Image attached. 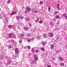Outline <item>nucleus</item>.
Returning a JSON list of instances; mask_svg holds the SVG:
<instances>
[{
  "label": "nucleus",
  "instance_id": "1",
  "mask_svg": "<svg viewBox=\"0 0 67 67\" xmlns=\"http://www.w3.org/2000/svg\"><path fill=\"white\" fill-rule=\"evenodd\" d=\"M23 17L21 16H16V19L17 20H19V19H20V20H22V19H23Z\"/></svg>",
  "mask_w": 67,
  "mask_h": 67
},
{
  "label": "nucleus",
  "instance_id": "2",
  "mask_svg": "<svg viewBox=\"0 0 67 67\" xmlns=\"http://www.w3.org/2000/svg\"><path fill=\"white\" fill-rule=\"evenodd\" d=\"M8 22V18H5V20H4V23H7Z\"/></svg>",
  "mask_w": 67,
  "mask_h": 67
},
{
  "label": "nucleus",
  "instance_id": "3",
  "mask_svg": "<svg viewBox=\"0 0 67 67\" xmlns=\"http://www.w3.org/2000/svg\"><path fill=\"white\" fill-rule=\"evenodd\" d=\"M49 37H53V35H53V34L52 33H49Z\"/></svg>",
  "mask_w": 67,
  "mask_h": 67
},
{
  "label": "nucleus",
  "instance_id": "4",
  "mask_svg": "<svg viewBox=\"0 0 67 67\" xmlns=\"http://www.w3.org/2000/svg\"><path fill=\"white\" fill-rule=\"evenodd\" d=\"M26 10L28 11H30L31 10V9H30V8L29 7H27L26 8Z\"/></svg>",
  "mask_w": 67,
  "mask_h": 67
},
{
  "label": "nucleus",
  "instance_id": "5",
  "mask_svg": "<svg viewBox=\"0 0 67 67\" xmlns=\"http://www.w3.org/2000/svg\"><path fill=\"white\" fill-rule=\"evenodd\" d=\"M15 52L16 53H19V49L16 48L15 50Z\"/></svg>",
  "mask_w": 67,
  "mask_h": 67
},
{
  "label": "nucleus",
  "instance_id": "6",
  "mask_svg": "<svg viewBox=\"0 0 67 67\" xmlns=\"http://www.w3.org/2000/svg\"><path fill=\"white\" fill-rule=\"evenodd\" d=\"M54 45H51L50 46V49H53L54 48Z\"/></svg>",
  "mask_w": 67,
  "mask_h": 67
},
{
  "label": "nucleus",
  "instance_id": "7",
  "mask_svg": "<svg viewBox=\"0 0 67 67\" xmlns=\"http://www.w3.org/2000/svg\"><path fill=\"white\" fill-rule=\"evenodd\" d=\"M40 49L42 51V52H44L45 50V48H44L41 47L40 48Z\"/></svg>",
  "mask_w": 67,
  "mask_h": 67
},
{
  "label": "nucleus",
  "instance_id": "8",
  "mask_svg": "<svg viewBox=\"0 0 67 67\" xmlns=\"http://www.w3.org/2000/svg\"><path fill=\"white\" fill-rule=\"evenodd\" d=\"M64 63H63L60 64V65L61 66H64Z\"/></svg>",
  "mask_w": 67,
  "mask_h": 67
},
{
  "label": "nucleus",
  "instance_id": "9",
  "mask_svg": "<svg viewBox=\"0 0 67 67\" xmlns=\"http://www.w3.org/2000/svg\"><path fill=\"white\" fill-rule=\"evenodd\" d=\"M9 37L10 38H11V36H12V34L10 33L8 35Z\"/></svg>",
  "mask_w": 67,
  "mask_h": 67
},
{
  "label": "nucleus",
  "instance_id": "10",
  "mask_svg": "<svg viewBox=\"0 0 67 67\" xmlns=\"http://www.w3.org/2000/svg\"><path fill=\"white\" fill-rule=\"evenodd\" d=\"M59 5H59V4H58L57 5L58 9L59 11V10H60V8H59Z\"/></svg>",
  "mask_w": 67,
  "mask_h": 67
},
{
  "label": "nucleus",
  "instance_id": "11",
  "mask_svg": "<svg viewBox=\"0 0 67 67\" xmlns=\"http://www.w3.org/2000/svg\"><path fill=\"white\" fill-rule=\"evenodd\" d=\"M8 27H9V28H11V29H12L13 28V25L11 26L10 25H8Z\"/></svg>",
  "mask_w": 67,
  "mask_h": 67
},
{
  "label": "nucleus",
  "instance_id": "12",
  "mask_svg": "<svg viewBox=\"0 0 67 67\" xmlns=\"http://www.w3.org/2000/svg\"><path fill=\"white\" fill-rule=\"evenodd\" d=\"M36 38L38 40H40L41 39V36H38L36 37Z\"/></svg>",
  "mask_w": 67,
  "mask_h": 67
},
{
  "label": "nucleus",
  "instance_id": "13",
  "mask_svg": "<svg viewBox=\"0 0 67 67\" xmlns=\"http://www.w3.org/2000/svg\"><path fill=\"white\" fill-rule=\"evenodd\" d=\"M34 60L35 61H37L38 60V58L37 57H34Z\"/></svg>",
  "mask_w": 67,
  "mask_h": 67
},
{
  "label": "nucleus",
  "instance_id": "14",
  "mask_svg": "<svg viewBox=\"0 0 67 67\" xmlns=\"http://www.w3.org/2000/svg\"><path fill=\"white\" fill-rule=\"evenodd\" d=\"M31 39H29L27 40V42H29V43H30L31 42Z\"/></svg>",
  "mask_w": 67,
  "mask_h": 67
},
{
  "label": "nucleus",
  "instance_id": "15",
  "mask_svg": "<svg viewBox=\"0 0 67 67\" xmlns=\"http://www.w3.org/2000/svg\"><path fill=\"white\" fill-rule=\"evenodd\" d=\"M16 13V12H13L12 13V15H14V14H15Z\"/></svg>",
  "mask_w": 67,
  "mask_h": 67
},
{
  "label": "nucleus",
  "instance_id": "16",
  "mask_svg": "<svg viewBox=\"0 0 67 67\" xmlns=\"http://www.w3.org/2000/svg\"><path fill=\"white\" fill-rule=\"evenodd\" d=\"M25 30L26 31H28V30H29V28L27 27H25L24 28Z\"/></svg>",
  "mask_w": 67,
  "mask_h": 67
},
{
  "label": "nucleus",
  "instance_id": "17",
  "mask_svg": "<svg viewBox=\"0 0 67 67\" xmlns=\"http://www.w3.org/2000/svg\"><path fill=\"white\" fill-rule=\"evenodd\" d=\"M10 64V62L9 61H8L7 63V65H9Z\"/></svg>",
  "mask_w": 67,
  "mask_h": 67
},
{
  "label": "nucleus",
  "instance_id": "18",
  "mask_svg": "<svg viewBox=\"0 0 67 67\" xmlns=\"http://www.w3.org/2000/svg\"><path fill=\"white\" fill-rule=\"evenodd\" d=\"M20 37L21 36V37H23L24 36V35L23 34H21L20 35Z\"/></svg>",
  "mask_w": 67,
  "mask_h": 67
},
{
  "label": "nucleus",
  "instance_id": "19",
  "mask_svg": "<svg viewBox=\"0 0 67 67\" xmlns=\"http://www.w3.org/2000/svg\"><path fill=\"white\" fill-rule=\"evenodd\" d=\"M56 18L57 19H59V16L58 15H57L56 16Z\"/></svg>",
  "mask_w": 67,
  "mask_h": 67
},
{
  "label": "nucleus",
  "instance_id": "20",
  "mask_svg": "<svg viewBox=\"0 0 67 67\" xmlns=\"http://www.w3.org/2000/svg\"><path fill=\"white\" fill-rule=\"evenodd\" d=\"M51 8V7H48V11H49V12H50V11Z\"/></svg>",
  "mask_w": 67,
  "mask_h": 67
},
{
  "label": "nucleus",
  "instance_id": "21",
  "mask_svg": "<svg viewBox=\"0 0 67 67\" xmlns=\"http://www.w3.org/2000/svg\"><path fill=\"white\" fill-rule=\"evenodd\" d=\"M12 47L11 46V45H9L8 46V48L10 49Z\"/></svg>",
  "mask_w": 67,
  "mask_h": 67
},
{
  "label": "nucleus",
  "instance_id": "22",
  "mask_svg": "<svg viewBox=\"0 0 67 67\" xmlns=\"http://www.w3.org/2000/svg\"><path fill=\"white\" fill-rule=\"evenodd\" d=\"M27 48L28 49H31V47L29 46H27Z\"/></svg>",
  "mask_w": 67,
  "mask_h": 67
},
{
  "label": "nucleus",
  "instance_id": "23",
  "mask_svg": "<svg viewBox=\"0 0 67 67\" xmlns=\"http://www.w3.org/2000/svg\"><path fill=\"white\" fill-rule=\"evenodd\" d=\"M43 36L44 37H47V35L46 34H44Z\"/></svg>",
  "mask_w": 67,
  "mask_h": 67
},
{
  "label": "nucleus",
  "instance_id": "24",
  "mask_svg": "<svg viewBox=\"0 0 67 67\" xmlns=\"http://www.w3.org/2000/svg\"><path fill=\"white\" fill-rule=\"evenodd\" d=\"M39 23L40 24H41V23H43V21H42L40 20L39 21Z\"/></svg>",
  "mask_w": 67,
  "mask_h": 67
},
{
  "label": "nucleus",
  "instance_id": "25",
  "mask_svg": "<svg viewBox=\"0 0 67 67\" xmlns=\"http://www.w3.org/2000/svg\"><path fill=\"white\" fill-rule=\"evenodd\" d=\"M59 59H60V60H64V59H62V58H59Z\"/></svg>",
  "mask_w": 67,
  "mask_h": 67
},
{
  "label": "nucleus",
  "instance_id": "26",
  "mask_svg": "<svg viewBox=\"0 0 67 67\" xmlns=\"http://www.w3.org/2000/svg\"><path fill=\"white\" fill-rule=\"evenodd\" d=\"M58 13V12L57 11H55L54 12V14H57Z\"/></svg>",
  "mask_w": 67,
  "mask_h": 67
},
{
  "label": "nucleus",
  "instance_id": "27",
  "mask_svg": "<svg viewBox=\"0 0 67 67\" xmlns=\"http://www.w3.org/2000/svg\"><path fill=\"white\" fill-rule=\"evenodd\" d=\"M22 40H20L19 41V43H22Z\"/></svg>",
  "mask_w": 67,
  "mask_h": 67
},
{
  "label": "nucleus",
  "instance_id": "28",
  "mask_svg": "<svg viewBox=\"0 0 67 67\" xmlns=\"http://www.w3.org/2000/svg\"><path fill=\"white\" fill-rule=\"evenodd\" d=\"M31 51L33 53H34V49H33V48H32V50H31Z\"/></svg>",
  "mask_w": 67,
  "mask_h": 67
},
{
  "label": "nucleus",
  "instance_id": "29",
  "mask_svg": "<svg viewBox=\"0 0 67 67\" xmlns=\"http://www.w3.org/2000/svg\"><path fill=\"white\" fill-rule=\"evenodd\" d=\"M43 4V2L42 1H40V4Z\"/></svg>",
  "mask_w": 67,
  "mask_h": 67
},
{
  "label": "nucleus",
  "instance_id": "30",
  "mask_svg": "<svg viewBox=\"0 0 67 67\" xmlns=\"http://www.w3.org/2000/svg\"><path fill=\"white\" fill-rule=\"evenodd\" d=\"M35 52H36V53H38L39 51L37 50H35Z\"/></svg>",
  "mask_w": 67,
  "mask_h": 67
},
{
  "label": "nucleus",
  "instance_id": "31",
  "mask_svg": "<svg viewBox=\"0 0 67 67\" xmlns=\"http://www.w3.org/2000/svg\"><path fill=\"white\" fill-rule=\"evenodd\" d=\"M63 16L64 17H65L66 16V14H63Z\"/></svg>",
  "mask_w": 67,
  "mask_h": 67
},
{
  "label": "nucleus",
  "instance_id": "32",
  "mask_svg": "<svg viewBox=\"0 0 67 67\" xmlns=\"http://www.w3.org/2000/svg\"><path fill=\"white\" fill-rule=\"evenodd\" d=\"M34 39V36H32V40H33Z\"/></svg>",
  "mask_w": 67,
  "mask_h": 67
},
{
  "label": "nucleus",
  "instance_id": "33",
  "mask_svg": "<svg viewBox=\"0 0 67 67\" xmlns=\"http://www.w3.org/2000/svg\"><path fill=\"white\" fill-rule=\"evenodd\" d=\"M25 14H28V13L27 12V11H26L25 12Z\"/></svg>",
  "mask_w": 67,
  "mask_h": 67
},
{
  "label": "nucleus",
  "instance_id": "34",
  "mask_svg": "<svg viewBox=\"0 0 67 67\" xmlns=\"http://www.w3.org/2000/svg\"><path fill=\"white\" fill-rule=\"evenodd\" d=\"M30 34H27V37H30Z\"/></svg>",
  "mask_w": 67,
  "mask_h": 67
},
{
  "label": "nucleus",
  "instance_id": "35",
  "mask_svg": "<svg viewBox=\"0 0 67 67\" xmlns=\"http://www.w3.org/2000/svg\"><path fill=\"white\" fill-rule=\"evenodd\" d=\"M7 2L8 4H9V3H10V1H8Z\"/></svg>",
  "mask_w": 67,
  "mask_h": 67
},
{
  "label": "nucleus",
  "instance_id": "36",
  "mask_svg": "<svg viewBox=\"0 0 67 67\" xmlns=\"http://www.w3.org/2000/svg\"><path fill=\"white\" fill-rule=\"evenodd\" d=\"M47 67H51V66L49 65L47 66Z\"/></svg>",
  "mask_w": 67,
  "mask_h": 67
},
{
  "label": "nucleus",
  "instance_id": "37",
  "mask_svg": "<svg viewBox=\"0 0 67 67\" xmlns=\"http://www.w3.org/2000/svg\"><path fill=\"white\" fill-rule=\"evenodd\" d=\"M31 64H33V61L31 62Z\"/></svg>",
  "mask_w": 67,
  "mask_h": 67
},
{
  "label": "nucleus",
  "instance_id": "38",
  "mask_svg": "<svg viewBox=\"0 0 67 67\" xmlns=\"http://www.w3.org/2000/svg\"><path fill=\"white\" fill-rule=\"evenodd\" d=\"M26 20L27 21H29V20H30V19L27 18V19H26Z\"/></svg>",
  "mask_w": 67,
  "mask_h": 67
},
{
  "label": "nucleus",
  "instance_id": "39",
  "mask_svg": "<svg viewBox=\"0 0 67 67\" xmlns=\"http://www.w3.org/2000/svg\"><path fill=\"white\" fill-rule=\"evenodd\" d=\"M50 23L51 25H52V26H53V24L52 23Z\"/></svg>",
  "mask_w": 67,
  "mask_h": 67
},
{
  "label": "nucleus",
  "instance_id": "40",
  "mask_svg": "<svg viewBox=\"0 0 67 67\" xmlns=\"http://www.w3.org/2000/svg\"><path fill=\"white\" fill-rule=\"evenodd\" d=\"M65 19H67V16H66L65 17Z\"/></svg>",
  "mask_w": 67,
  "mask_h": 67
},
{
  "label": "nucleus",
  "instance_id": "41",
  "mask_svg": "<svg viewBox=\"0 0 67 67\" xmlns=\"http://www.w3.org/2000/svg\"><path fill=\"white\" fill-rule=\"evenodd\" d=\"M24 58H23L22 59V61L23 62V61H24Z\"/></svg>",
  "mask_w": 67,
  "mask_h": 67
},
{
  "label": "nucleus",
  "instance_id": "42",
  "mask_svg": "<svg viewBox=\"0 0 67 67\" xmlns=\"http://www.w3.org/2000/svg\"><path fill=\"white\" fill-rule=\"evenodd\" d=\"M29 25L30 26H31V24H29Z\"/></svg>",
  "mask_w": 67,
  "mask_h": 67
},
{
  "label": "nucleus",
  "instance_id": "43",
  "mask_svg": "<svg viewBox=\"0 0 67 67\" xmlns=\"http://www.w3.org/2000/svg\"><path fill=\"white\" fill-rule=\"evenodd\" d=\"M35 12L36 13H37V11H36L35 10Z\"/></svg>",
  "mask_w": 67,
  "mask_h": 67
},
{
  "label": "nucleus",
  "instance_id": "44",
  "mask_svg": "<svg viewBox=\"0 0 67 67\" xmlns=\"http://www.w3.org/2000/svg\"><path fill=\"white\" fill-rule=\"evenodd\" d=\"M39 20V19H38V18L37 19V20H38V21Z\"/></svg>",
  "mask_w": 67,
  "mask_h": 67
},
{
  "label": "nucleus",
  "instance_id": "45",
  "mask_svg": "<svg viewBox=\"0 0 67 67\" xmlns=\"http://www.w3.org/2000/svg\"><path fill=\"white\" fill-rule=\"evenodd\" d=\"M35 21L36 22H38V21L37 20H35Z\"/></svg>",
  "mask_w": 67,
  "mask_h": 67
},
{
  "label": "nucleus",
  "instance_id": "46",
  "mask_svg": "<svg viewBox=\"0 0 67 67\" xmlns=\"http://www.w3.org/2000/svg\"><path fill=\"white\" fill-rule=\"evenodd\" d=\"M42 45H44V43H42Z\"/></svg>",
  "mask_w": 67,
  "mask_h": 67
},
{
  "label": "nucleus",
  "instance_id": "47",
  "mask_svg": "<svg viewBox=\"0 0 67 67\" xmlns=\"http://www.w3.org/2000/svg\"><path fill=\"white\" fill-rule=\"evenodd\" d=\"M35 61H33V64H34V63H35Z\"/></svg>",
  "mask_w": 67,
  "mask_h": 67
},
{
  "label": "nucleus",
  "instance_id": "48",
  "mask_svg": "<svg viewBox=\"0 0 67 67\" xmlns=\"http://www.w3.org/2000/svg\"><path fill=\"white\" fill-rule=\"evenodd\" d=\"M57 39H59V37H58L57 38Z\"/></svg>",
  "mask_w": 67,
  "mask_h": 67
},
{
  "label": "nucleus",
  "instance_id": "49",
  "mask_svg": "<svg viewBox=\"0 0 67 67\" xmlns=\"http://www.w3.org/2000/svg\"><path fill=\"white\" fill-rule=\"evenodd\" d=\"M6 8H5V6H4V8H5L6 9V8H7V6H6Z\"/></svg>",
  "mask_w": 67,
  "mask_h": 67
},
{
  "label": "nucleus",
  "instance_id": "50",
  "mask_svg": "<svg viewBox=\"0 0 67 67\" xmlns=\"http://www.w3.org/2000/svg\"><path fill=\"white\" fill-rule=\"evenodd\" d=\"M66 48H67V46H66Z\"/></svg>",
  "mask_w": 67,
  "mask_h": 67
},
{
  "label": "nucleus",
  "instance_id": "51",
  "mask_svg": "<svg viewBox=\"0 0 67 67\" xmlns=\"http://www.w3.org/2000/svg\"><path fill=\"white\" fill-rule=\"evenodd\" d=\"M54 59H54V58H53V60H54Z\"/></svg>",
  "mask_w": 67,
  "mask_h": 67
},
{
  "label": "nucleus",
  "instance_id": "52",
  "mask_svg": "<svg viewBox=\"0 0 67 67\" xmlns=\"http://www.w3.org/2000/svg\"><path fill=\"white\" fill-rule=\"evenodd\" d=\"M9 67H11V66H10Z\"/></svg>",
  "mask_w": 67,
  "mask_h": 67
},
{
  "label": "nucleus",
  "instance_id": "53",
  "mask_svg": "<svg viewBox=\"0 0 67 67\" xmlns=\"http://www.w3.org/2000/svg\"><path fill=\"white\" fill-rule=\"evenodd\" d=\"M19 35H20V34H19Z\"/></svg>",
  "mask_w": 67,
  "mask_h": 67
}]
</instances>
